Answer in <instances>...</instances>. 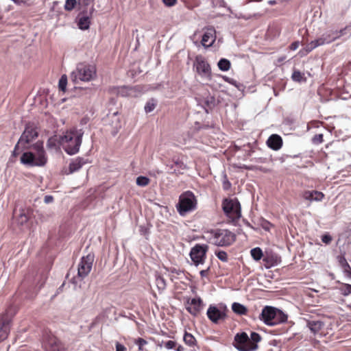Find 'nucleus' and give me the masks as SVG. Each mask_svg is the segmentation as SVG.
Instances as JSON below:
<instances>
[{"label":"nucleus","instance_id":"obj_37","mask_svg":"<svg viewBox=\"0 0 351 351\" xmlns=\"http://www.w3.org/2000/svg\"><path fill=\"white\" fill-rule=\"evenodd\" d=\"M149 179L145 176H138L136 178V184L140 186H146L149 184Z\"/></svg>","mask_w":351,"mask_h":351},{"label":"nucleus","instance_id":"obj_15","mask_svg":"<svg viewBox=\"0 0 351 351\" xmlns=\"http://www.w3.org/2000/svg\"><path fill=\"white\" fill-rule=\"evenodd\" d=\"M226 308L220 309L215 306L210 305L207 310V316L213 323L217 324L221 320H224L226 317Z\"/></svg>","mask_w":351,"mask_h":351},{"label":"nucleus","instance_id":"obj_19","mask_svg":"<svg viewBox=\"0 0 351 351\" xmlns=\"http://www.w3.org/2000/svg\"><path fill=\"white\" fill-rule=\"evenodd\" d=\"M215 29H208L203 35L202 44L205 47L212 46L215 40Z\"/></svg>","mask_w":351,"mask_h":351},{"label":"nucleus","instance_id":"obj_54","mask_svg":"<svg viewBox=\"0 0 351 351\" xmlns=\"http://www.w3.org/2000/svg\"><path fill=\"white\" fill-rule=\"evenodd\" d=\"M176 350L177 351H184V347H183V346H180H180H178V347H176Z\"/></svg>","mask_w":351,"mask_h":351},{"label":"nucleus","instance_id":"obj_45","mask_svg":"<svg viewBox=\"0 0 351 351\" xmlns=\"http://www.w3.org/2000/svg\"><path fill=\"white\" fill-rule=\"evenodd\" d=\"M115 347H116V351H127L126 347L124 345L121 344L119 342L116 343Z\"/></svg>","mask_w":351,"mask_h":351},{"label":"nucleus","instance_id":"obj_1","mask_svg":"<svg viewBox=\"0 0 351 351\" xmlns=\"http://www.w3.org/2000/svg\"><path fill=\"white\" fill-rule=\"evenodd\" d=\"M35 153L25 152L21 156V162L26 167H44L47 162V157L43 147V143L38 141L32 145Z\"/></svg>","mask_w":351,"mask_h":351},{"label":"nucleus","instance_id":"obj_48","mask_svg":"<svg viewBox=\"0 0 351 351\" xmlns=\"http://www.w3.org/2000/svg\"><path fill=\"white\" fill-rule=\"evenodd\" d=\"M299 45L300 43L298 41L293 42L290 45L289 49L292 51L296 50L298 48Z\"/></svg>","mask_w":351,"mask_h":351},{"label":"nucleus","instance_id":"obj_35","mask_svg":"<svg viewBox=\"0 0 351 351\" xmlns=\"http://www.w3.org/2000/svg\"><path fill=\"white\" fill-rule=\"evenodd\" d=\"M67 85V76L66 75H62L59 80L58 82V88L62 92H65L66 89Z\"/></svg>","mask_w":351,"mask_h":351},{"label":"nucleus","instance_id":"obj_2","mask_svg":"<svg viewBox=\"0 0 351 351\" xmlns=\"http://www.w3.org/2000/svg\"><path fill=\"white\" fill-rule=\"evenodd\" d=\"M206 239L213 245L229 247L236 241L237 235L228 229L216 228L206 232Z\"/></svg>","mask_w":351,"mask_h":351},{"label":"nucleus","instance_id":"obj_34","mask_svg":"<svg viewBox=\"0 0 351 351\" xmlns=\"http://www.w3.org/2000/svg\"><path fill=\"white\" fill-rule=\"evenodd\" d=\"M156 284L159 290H163L166 287V281L165 278L160 275L156 277Z\"/></svg>","mask_w":351,"mask_h":351},{"label":"nucleus","instance_id":"obj_50","mask_svg":"<svg viewBox=\"0 0 351 351\" xmlns=\"http://www.w3.org/2000/svg\"><path fill=\"white\" fill-rule=\"evenodd\" d=\"M46 279H47V276L45 274H44L43 276H42V278L40 280V282H39L40 285H39V288H41L43 285L45 284V281H46Z\"/></svg>","mask_w":351,"mask_h":351},{"label":"nucleus","instance_id":"obj_29","mask_svg":"<svg viewBox=\"0 0 351 351\" xmlns=\"http://www.w3.org/2000/svg\"><path fill=\"white\" fill-rule=\"evenodd\" d=\"M230 62L225 58H221L218 62V67L223 71H227L230 69Z\"/></svg>","mask_w":351,"mask_h":351},{"label":"nucleus","instance_id":"obj_13","mask_svg":"<svg viewBox=\"0 0 351 351\" xmlns=\"http://www.w3.org/2000/svg\"><path fill=\"white\" fill-rule=\"evenodd\" d=\"M71 78L75 84H80L82 82L88 81V64L82 62L77 65L76 69L71 73Z\"/></svg>","mask_w":351,"mask_h":351},{"label":"nucleus","instance_id":"obj_10","mask_svg":"<svg viewBox=\"0 0 351 351\" xmlns=\"http://www.w3.org/2000/svg\"><path fill=\"white\" fill-rule=\"evenodd\" d=\"M88 274V256H83L81 258V262L78 265L77 276L72 278V284L74 285V289L77 287L81 288L82 284H85L84 279Z\"/></svg>","mask_w":351,"mask_h":351},{"label":"nucleus","instance_id":"obj_5","mask_svg":"<svg viewBox=\"0 0 351 351\" xmlns=\"http://www.w3.org/2000/svg\"><path fill=\"white\" fill-rule=\"evenodd\" d=\"M222 209L230 222L235 223L241 217V207L237 198H226L222 202Z\"/></svg>","mask_w":351,"mask_h":351},{"label":"nucleus","instance_id":"obj_26","mask_svg":"<svg viewBox=\"0 0 351 351\" xmlns=\"http://www.w3.org/2000/svg\"><path fill=\"white\" fill-rule=\"evenodd\" d=\"M232 309L234 313L240 315H246L247 313V308L243 304L237 302H234L232 304Z\"/></svg>","mask_w":351,"mask_h":351},{"label":"nucleus","instance_id":"obj_22","mask_svg":"<svg viewBox=\"0 0 351 351\" xmlns=\"http://www.w3.org/2000/svg\"><path fill=\"white\" fill-rule=\"evenodd\" d=\"M30 212L29 209L26 208L20 209L19 213H17L16 210H14V215L17 217L18 223L20 225L25 224L29 219Z\"/></svg>","mask_w":351,"mask_h":351},{"label":"nucleus","instance_id":"obj_39","mask_svg":"<svg viewBox=\"0 0 351 351\" xmlns=\"http://www.w3.org/2000/svg\"><path fill=\"white\" fill-rule=\"evenodd\" d=\"M340 290L343 295H348L351 293V285L344 284L341 287Z\"/></svg>","mask_w":351,"mask_h":351},{"label":"nucleus","instance_id":"obj_32","mask_svg":"<svg viewBox=\"0 0 351 351\" xmlns=\"http://www.w3.org/2000/svg\"><path fill=\"white\" fill-rule=\"evenodd\" d=\"M250 253L252 258L256 261H260L263 255L262 250L260 247L253 248L251 250Z\"/></svg>","mask_w":351,"mask_h":351},{"label":"nucleus","instance_id":"obj_24","mask_svg":"<svg viewBox=\"0 0 351 351\" xmlns=\"http://www.w3.org/2000/svg\"><path fill=\"white\" fill-rule=\"evenodd\" d=\"M10 332L8 321L0 322V341L5 339Z\"/></svg>","mask_w":351,"mask_h":351},{"label":"nucleus","instance_id":"obj_36","mask_svg":"<svg viewBox=\"0 0 351 351\" xmlns=\"http://www.w3.org/2000/svg\"><path fill=\"white\" fill-rule=\"evenodd\" d=\"M156 106V102L154 99H149L145 106V111L148 113L154 110Z\"/></svg>","mask_w":351,"mask_h":351},{"label":"nucleus","instance_id":"obj_57","mask_svg":"<svg viewBox=\"0 0 351 351\" xmlns=\"http://www.w3.org/2000/svg\"><path fill=\"white\" fill-rule=\"evenodd\" d=\"M170 168H171V169H173V165L170 166Z\"/></svg>","mask_w":351,"mask_h":351},{"label":"nucleus","instance_id":"obj_49","mask_svg":"<svg viewBox=\"0 0 351 351\" xmlns=\"http://www.w3.org/2000/svg\"><path fill=\"white\" fill-rule=\"evenodd\" d=\"M53 200V197L51 195H46L44 197V202L46 204L51 203Z\"/></svg>","mask_w":351,"mask_h":351},{"label":"nucleus","instance_id":"obj_12","mask_svg":"<svg viewBox=\"0 0 351 351\" xmlns=\"http://www.w3.org/2000/svg\"><path fill=\"white\" fill-rule=\"evenodd\" d=\"M38 135L36 127L33 124L28 123L19 140V144H21L23 149H28L27 145L37 138Z\"/></svg>","mask_w":351,"mask_h":351},{"label":"nucleus","instance_id":"obj_8","mask_svg":"<svg viewBox=\"0 0 351 351\" xmlns=\"http://www.w3.org/2000/svg\"><path fill=\"white\" fill-rule=\"evenodd\" d=\"M343 31L344 29H341L340 31H333L324 34L321 37L310 42L306 47V51L310 52L319 46L335 41L343 35Z\"/></svg>","mask_w":351,"mask_h":351},{"label":"nucleus","instance_id":"obj_51","mask_svg":"<svg viewBox=\"0 0 351 351\" xmlns=\"http://www.w3.org/2000/svg\"><path fill=\"white\" fill-rule=\"evenodd\" d=\"M209 267L207 269H204V270H202L199 274H200V276L201 277H206L208 276V271H209Z\"/></svg>","mask_w":351,"mask_h":351},{"label":"nucleus","instance_id":"obj_17","mask_svg":"<svg viewBox=\"0 0 351 351\" xmlns=\"http://www.w3.org/2000/svg\"><path fill=\"white\" fill-rule=\"evenodd\" d=\"M43 346L47 351H62V348L60 341L51 335L45 337Z\"/></svg>","mask_w":351,"mask_h":351},{"label":"nucleus","instance_id":"obj_47","mask_svg":"<svg viewBox=\"0 0 351 351\" xmlns=\"http://www.w3.org/2000/svg\"><path fill=\"white\" fill-rule=\"evenodd\" d=\"M162 2L165 5L171 7L176 3L177 0H162Z\"/></svg>","mask_w":351,"mask_h":351},{"label":"nucleus","instance_id":"obj_43","mask_svg":"<svg viewBox=\"0 0 351 351\" xmlns=\"http://www.w3.org/2000/svg\"><path fill=\"white\" fill-rule=\"evenodd\" d=\"M48 148L52 149L56 147V140L54 138H50L47 143Z\"/></svg>","mask_w":351,"mask_h":351},{"label":"nucleus","instance_id":"obj_46","mask_svg":"<svg viewBox=\"0 0 351 351\" xmlns=\"http://www.w3.org/2000/svg\"><path fill=\"white\" fill-rule=\"evenodd\" d=\"M96 76V71L94 67L90 68L89 67V81L93 80Z\"/></svg>","mask_w":351,"mask_h":351},{"label":"nucleus","instance_id":"obj_52","mask_svg":"<svg viewBox=\"0 0 351 351\" xmlns=\"http://www.w3.org/2000/svg\"><path fill=\"white\" fill-rule=\"evenodd\" d=\"M20 145H21V144H19V142H18L17 144L15 145L14 149L12 152L13 156H15L17 154H19L18 149H19V147Z\"/></svg>","mask_w":351,"mask_h":351},{"label":"nucleus","instance_id":"obj_41","mask_svg":"<svg viewBox=\"0 0 351 351\" xmlns=\"http://www.w3.org/2000/svg\"><path fill=\"white\" fill-rule=\"evenodd\" d=\"M222 186L223 190L225 191H228L231 188L232 184L228 180L226 175H225L224 176V180L223 181Z\"/></svg>","mask_w":351,"mask_h":351},{"label":"nucleus","instance_id":"obj_33","mask_svg":"<svg viewBox=\"0 0 351 351\" xmlns=\"http://www.w3.org/2000/svg\"><path fill=\"white\" fill-rule=\"evenodd\" d=\"M134 342L138 346L139 351H147V350L145 348V346L148 343L145 339L138 337L135 339Z\"/></svg>","mask_w":351,"mask_h":351},{"label":"nucleus","instance_id":"obj_3","mask_svg":"<svg viewBox=\"0 0 351 351\" xmlns=\"http://www.w3.org/2000/svg\"><path fill=\"white\" fill-rule=\"evenodd\" d=\"M261 339V336L256 332H252L250 337L245 332H241L235 335L232 344L239 351H255Z\"/></svg>","mask_w":351,"mask_h":351},{"label":"nucleus","instance_id":"obj_42","mask_svg":"<svg viewBox=\"0 0 351 351\" xmlns=\"http://www.w3.org/2000/svg\"><path fill=\"white\" fill-rule=\"evenodd\" d=\"M165 347L167 349H173L176 348V342L174 341L169 340L166 342H165Z\"/></svg>","mask_w":351,"mask_h":351},{"label":"nucleus","instance_id":"obj_21","mask_svg":"<svg viewBox=\"0 0 351 351\" xmlns=\"http://www.w3.org/2000/svg\"><path fill=\"white\" fill-rule=\"evenodd\" d=\"M77 5L80 10H82L88 5V0H78L77 1L76 0H66L64 10L71 11Z\"/></svg>","mask_w":351,"mask_h":351},{"label":"nucleus","instance_id":"obj_27","mask_svg":"<svg viewBox=\"0 0 351 351\" xmlns=\"http://www.w3.org/2000/svg\"><path fill=\"white\" fill-rule=\"evenodd\" d=\"M173 162L174 165L179 169L178 170L174 169L173 171L172 172L173 173H176L177 175L181 174L182 173L180 171V169L186 170L188 169L187 165L179 158H173Z\"/></svg>","mask_w":351,"mask_h":351},{"label":"nucleus","instance_id":"obj_38","mask_svg":"<svg viewBox=\"0 0 351 351\" xmlns=\"http://www.w3.org/2000/svg\"><path fill=\"white\" fill-rule=\"evenodd\" d=\"M215 255L223 262H228V254L225 251L219 250L215 252Z\"/></svg>","mask_w":351,"mask_h":351},{"label":"nucleus","instance_id":"obj_25","mask_svg":"<svg viewBox=\"0 0 351 351\" xmlns=\"http://www.w3.org/2000/svg\"><path fill=\"white\" fill-rule=\"evenodd\" d=\"M86 161H84L82 158H77L75 160H73L69 164V172L71 173L78 171L84 164Z\"/></svg>","mask_w":351,"mask_h":351},{"label":"nucleus","instance_id":"obj_18","mask_svg":"<svg viewBox=\"0 0 351 351\" xmlns=\"http://www.w3.org/2000/svg\"><path fill=\"white\" fill-rule=\"evenodd\" d=\"M324 194L316 190L313 191H304L301 193V197L305 199L310 202L316 201L320 202L324 198Z\"/></svg>","mask_w":351,"mask_h":351},{"label":"nucleus","instance_id":"obj_11","mask_svg":"<svg viewBox=\"0 0 351 351\" xmlns=\"http://www.w3.org/2000/svg\"><path fill=\"white\" fill-rule=\"evenodd\" d=\"M141 92V88L138 86H112L109 88V93L112 95L119 97H136Z\"/></svg>","mask_w":351,"mask_h":351},{"label":"nucleus","instance_id":"obj_14","mask_svg":"<svg viewBox=\"0 0 351 351\" xmlns=\"http://www.w3.org/2000/svg\"><path fill=\"white\" fill-rule=\"evenodd\" d=\"M194 67L199 75L211 78V67L204 56L198 55L195 57Z\"/></svg>","mask_w":351,"mask_h":351},{"label":"nucleus","instance_id":"obj_20","mask_svg":"<svg viewBox=\"0 0 351 351\" xmlns=\"http://www.w3.org/2000/svg\"><path fill=\"white\" fill-rule=\"evenodd\" d=\"M267 144L271 149L278 150L282 145V139L278 134H272L269 137Z\"/></svg>","mask_w":351,"mask_h":351},{"label":"nucleus","instance_id":"obj_31","mask_svg":"<svg viewBox=\"0 0 351 351\" xmlns=\"http://www.w3.org/2000/svg\"><path fill=\"white\" fill-rule=\"evenodd\" d=\"M304 73L298 70H294L291 78L294 82H301L302 81H306V78L304 77Z\"/></svg>","mask_w":351,"mask_h":351},{"label":"nucleus","instance_id":"obj_55","mask_svg":"<svg viewBox=\"0 0 351 351\" xmlns=\"http://www.w3.org/2000/svg\"><path fill=\"white\" fill-rule=\"evenodd\" d=\"M84 249H85V250H87V249H88V245H86V246L84 247Z\"/></svg>","mask_w":351,"mask_h":351},{"label":"nucleus","instance_id":"obj_30","mask_svg":"<svg viewBox=\"0 0 351 351\" xmlns=\"http://www.w3.org/2000/svg\"><path fill=\"white\" fill-rule=\"evenodd\" d=\"M78 23L77 25L81 29H88V16H82L79 14L78 17Z\"/></svg>","mask_w":351,"mask_h":351},{"label":"nucleus","instance_id":"obj_7","mask_svg":"<svg viewBox=\"0 0 351 351\" xmlns=\"http://www.w3.org/2000/svg\"><path fill=\"white\" fill-rule=\"evenodd\" d=\"M197 199L193 192L188 191L182 193L179 197L177 210L181 215L193 210L196 208Z\"/></svg>","mask_w":351,"mask_h":351},{"label":"nucleus","instance_id":"obj_23","mask_svg":"<svg viewBox=\"0 0 351 351\" xmlns=\"http://www.w3.org/2000/svg\"><path fill=\"white\" fill-rule=\"evenodd\" d=\"M324 323L320 320H308L307 326L313 334L318 333L324 327Z\"/></svg>","mask_w":351,"mask_h":351},{"label":"nucleus","instance_id":"obj_44","mask_svg":"<svg viewBox=\"0 0 351 351\" xmlns=\"http://www.w3.org/2000/svg\"><path fill=\"white\" fill-rule=\"evenodd\" d=\"M322 241L323 243H324L326 244H328V243H330L331 242L332 237L329 234H324L322 237Z\"/></svg>","mask_w":351,"mask_h":351},{"label":"nucleus","instance_id":"obj_4","mask_svg":"<svg viewBox=\"0 0 351 351\" xmlns=\"http://www.w3.org/2000/svg\"><path fill=\"white\" fill-rule=\"evenodd\" d=\"M82 143V134L76 132H66L60 138V144L63 149L69 155L78 152Z\"/></svg>","mask_w":351,"mask_h":351},{"label":"nucleus","instance_id":"obj_40","mask_svg":"<svg viewBox=\"0 0 351 351\" xmlns=\"http://www.w3.org/2000/svg\"><path fill=\"white\" fill-rule=\"evenodd\" d=\"M324 141V136L322 134H318L313 138V142L315 144H319Z\"/></svg>","mask_w":351,"mask_h":351},{"label":"nucleus","instance_id":"obj_6","mask_svg":"<svg viewBox=\"0 0 351 351\" xmlns=\"http://www.w3.org/2000/svg\"><path fill=\"white\" fill-rule=\"evenodd\" d=\"M261 319L267 325L274 326L285 322L287 316L281 311L272 307L265 306L262 310Z\"/></svg>","mask_w":351,"mask_h":351},{"label":"nucleus","instance_id":"obj_28","mask_svg":"<svg viewBox=\"0 0 351 351\" xmlns=\"http://www.w3.org/2000/svg\"><path fill=\"white\" fill-rule=\"evenodd\" d=\"M183 340L184 343L190 347H194L197 344V341L194 336L187 332L184 333Z\"/></svg>","mask_w":351,"mask_h":351},{"label":"nucleus","instance_id":"obj_53","mask_svg":"<svg viewBox=\"0 0 351 351\" xmlns=\"http://www.w3.org/2000/svg\"><path fill=\"white\" fill-rule=\"evenodd\" d=\"M340 263H341V264L345 263V265H346L349 269H350V265H348V263H347L346 260L344 258H341Z\"/></svg>","mask_w":351,"mask_h":351},{"label":"nucleus","instance_id":"obj_9","mask_svg":"<svg viewBox=\"0 0 351 351\" xmlns=\"http://www.w3.org/2000/svg\"><path fill=\"white\" fill-rule=\"evenodd\" d=\"M208 246L206 244H195L189 253L191 261L195 266L203 265L206 258Z\"/></svg>","mask_w":351,"mask_h":351},{"label":"nucleus","instance_id":"obj_56","mask_svg":"<svg viewBox=\"0 0 351 351\" xmlns=\"http://www.w3.org/2000/svg\"><path fill=\"white\" fill-rule=\"evenodd\" d=\"M270 3H271V4H274V3H275V2H274V1H270Z\"/></svg>","mask_w":351,"mask_h":351},{"label":"nucleus","instance_id":"obj_16","mask_svg":"<svg viewBox=\"0 0 351 351\" xmlns=\"http://www.w3.org/2000/svg\"><path fill=\"white\" fill-rule=\"evenodd\" d=\"M203 302L201 298L189 299L186 303V309L193 316H197L201 311Z\"/></svg>","mask_w":351,"mask_h":351}]
</instances>
